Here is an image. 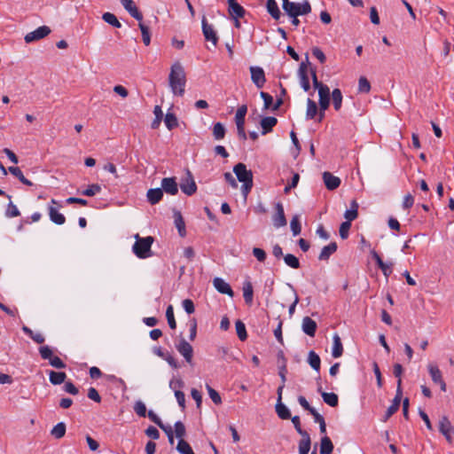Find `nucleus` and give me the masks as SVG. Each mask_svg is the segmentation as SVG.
I'll return each instance as SVG.
<instances>
[{
    "label": "nucleus",
    "mask_w": 454,
    "mask_h": 454,
    "mask_svg": "<svg viewBox=\"0 0 454 454\" xmlns=\"http://www.w3.org/2000/svg\"><path fill=\"white\" fill-rule=\"evenodd\" d=\"M168 84L174 95L183 97L185 91L186 74L180 62H175L168 74Z\"/></svg>",
    "instance_id": "f257e3e1"
},
{
    "label": "nucleus",
    "mask_w": 454,
    "mask_h": 454,
    "mask_svg": "<svg viewBox=\"0 0 454 454\" xmlns=\"http://www.w3.org/2000/svg\"><path fill=\"white\" fill-rule=\"evenodd\" d=\"M136 242L132 247V251L137 257L139 259H145L153 255L152 245L154 241V238L147 236L141 238L139 234L135 235Z\"/></svg>",
    "instance_id": "f03ea898"
},
{
    "label": "nucleus",
    "mask_w": 454,
    "mask_h": 454,
    "mask_svg": "<svg viewBox=\"0 0 454 454\" xmlns=\"http://www.w3.org/2000/svg\"><path fill=\"white\" fill-rule=\"evenodd\" d=\"M288 16H301L309 14L311 12V5L308 0L302 3L291 2L286 3V7L283 9Z\"/></svg>",
    "instance_id": "7ed1b4c3"
},
{
    "label": "nucleus",
    "mask_w": 454,
    "mask_h": 454,
    "mask_svg": "<svg viewBox=\"0 0 454 454\" xmlns=\"http://www.w3.org/2000/svg\"><path fill=\"white\" fill-rule=\"evenodd\" d=\"M39 354L41 357L44 360H49V364L57 369H64L67 367V364L56 356H53V351L50 346H41L39 348Z\"/></svg>",
    "instance_id": "20e7f679"
},
{
    "label": "nucleus",
    "mask_w": 454,
    "mask_h": 454,
    "mask_svg": "<svg viewBox=\"0 0 454 454\" xmlns=\"http://www.w3.org/2000/svg\"><path fill=\"white\" fill-rule=\"evenodd\" d=\"M181 191L187 196H192L197 191V184L192 172L186 168L185 176L181 179L180 182Z\"/></svg>",
    "instance_id": "39448f33"
},
{
    "label": "nucleus",
    "mask_w": 454,
    "mask_h": 454,
    "mask_svg": "<svg viewBox=\"0 0 454 454\" xmlns=\"http://www.w3.org/2000/svg\"><path fill=\"white\" fill-rule=\"evenodd\" d=\"M310 65L309 61V56L306 54L305 61H302L300 64L298 69V75L300 78V83L304 91H309L310 90V83L308 74V67Z\"/></svg>",
    "instance_id": "423d86ee"
},
{
    "label": "nucleus",
    "mask_w": 454,
    "mask_h": 454,
    "mask_svg": "<svg viewBox=\"0 0 454 454\" xmlns=\"http://www.w3.org/2000/svg\"><path fill=\"white\" fill-rule=\"evenodd\" d=\"M201 27L205 39L208 42H211L214 46H216L218 43L216 31L214 29L213 25L208 24L205 15L202 16Z\"/></svg>",
    "instance_id": "0eeeda50"
},
{
    "label": "nucleus",
    "mask_w": 454,
    "mask_h": 454,
    "mask_svg": "<svg viewBox=\"0 0 454 454\" xmlns=\"http://www.w3.org/2000/svg\"><path fill=\"white\" fill-rule=\"evenodd\" d=\"M176 348L184 356L185 361L192 364L193 356L192 346L185 339L181 338L178 343L176 344Z\"/></svg>",
    "instance_id": "6e6552de"
},
{
    "label": "nucleus",
    "mask_w": 454,
    "mask_h": 454,
    "mask_svg": "<svg viewBox=\"0 0 454 454\" xmlns=\"http://www.w3.org/2000/svg\"><path fill=\"white\" fill-rule=\"evenodd\" d=\"M233 172L240 183L253 181V172L247 169L246 164L242 162H239L233 167Z\"/></svg>",
    "instance_id": "1a4fd4ad"
},
{
    "label": "nucleus",
    "mask_w": 454,
    "mask_h": 454,
    "mask_svg": "<svg viewBox=\"0 0 454 454\" xmlns=\"http://www.w3.org/2000/svg\"><path fill=\"white\" fill-rule=\"evenodd\" d=\"M439 431L445 437L448 442H452L454 427L446 416L442 417L439 421Z\"/></svg>",
    "instance_id": "9d476101"
},
{
    "label": "nucleus",
    "mask_w": 454,
    "mask_h": 454,
    "mask_svg": "<svg viewBox=\"0 0 454 454\" xmlns=\"http://www.w3.org/2000/svg\"><path fill=\"white\" fill-rule=\"evenodd\" d=\"M51 30L49 27L41 26V27H37L35 30H34L30 33H27L25 35L24 40L27 43H30L32 42L38 41L40 39L44 38L51 33Z\"/></svg>",
    "instance_id": "9b49d317"
},
{
    "label": "nucleus",
    "mask_w": 454,
    "mask_h": 454,
    "mask_svg": "<svg viewBox=\"0 0 454 454\" xmlns=\"http://www.w3.org/2000/svg\"><path fill=\"white\" fill-rule=\"evenodd\" d=\"M272 223L276 228L286 226L287 223L284 207L281 202H278L275 205V214L272 215Z\"/></svg>",
    "instance_id": "f8f14e48"
},
{
    "label": "nucleus",
    "mask_w": 454,
    "mask_h": 454,
    "mask_svg": "<svg viewBox=\"0 0 454 454\" xmlns=\"http://www.w3.org/2000/svg\"><path fill=\"white\" fill-rule=\"evenodd\" d=\"M251 80L254 84L261 89L266 82L264 70L261 67H250Z\"/></svg>",
    "instance_id": "ddd939ff"
},
{
    "label": "nucleus",
    "mask_w": 454,
    "mask_h": 454,
    "mask_svg": "<svg viewBox=\"0 0 454 454\" xmlns=\"http://www.w3.org/2000/svg\"><path fill=\"white\" fill-rule=\"evenodd\" d=\"M123 8L137 21L143 20V14L137 9L133 0H120Z\"/></svg>",
    "instance_id": "4468645a"
},
{
    "label": "nucleus",
    "mask_w": 454,
    "mask_h": 454,
    "mask_svg": "<svg viewBox=\"0 0 454 454\" xmlns=\"http://www.w3.org/2000/svg\"><path fill=\"white\" fill-rule=\"evenodd\" d=\"M214 287L223 294H227L230 297H233L234 292L231 289V286L225 282L222 278H215L213 280Z\"/></svg>",
    "instance_id": "2eb2a0df"
},
{
    "label": "nucleus",
    "mask_w": 454,
    "mask_h": 454,
    "mask_svg": "<svg viewBox=\"0 0 454 454\" xmlns=\"http://www.w3.org/2000/svg\"><path fill=\"white\" fill-rule=\"evenodd\" d=\"M161 189L163 192L170 194L176 195L178 192V185L176 182L175 177H165L161 180Z\"/></svg>",
    "instance_id": "dca6fc26"
},
{
    "label": "nucleus",
    "mask_w": 454,
    "mask_h": 454,
    "mask_svg": "<svg viewBox=\"0 0 454 454\" xmlns=\"http://www.w3.org/2000/svg\"><path fill=\"white\" fill-rule=\"evenodd\" d=\"M323 180L325 187L329 191L337 189L340 184V179L328 171L323 173Z\"/></svg>",
    "instance_id": "f3484780"
},
{
    "label": "nucleus",
    "mask_w": 454,
    "mask_h": 454,
    "mask_svg": "<svg viewBox=\"0 0 454 454\" xmlns=\"http://www.w3.org/2000/svg\"><path fill=\"white\" fill-rule=\"evenodd\" d=\"M317 392L320 393L323 401L331 407H337L339 404V396L333 392L327 393L323 391L322 387H317Z\"/></svg>",
    "instance_id": "a211bd4d"
},
{
    "label": "nucleus",
    "mask_w": 454,
    "mask_h": 454,
    "mask_svg": "<svg viewBox=\"0 0 454 454\" xmlns=\"http://www.w3.org/2000/svg\"><path fill=\"white\" fill-rule=\"evenodd\" d=\"M277 357H278V375L281 379V381L286 382V373H287V369H286L287 360L285 356L283 350H279L278 352Z\"/></svg>",
    "instance_id": "6ab92c4d"
},
{
    "label": "nucleus",
    "mask_w": 454,
    "mask_h": 454,
    "mask_svg": "<svg viewBox=\"0 0 454 454\" xmlns=\"http://www.w3.org/2000/svg\"><path fill=\"white\" fill-rule=\"evenodd\" d=\"M317 325L316 321L309 317H304L302 319L301 329L304 333L310 337H314L317 332Z\"/></svg>",
    "instance_id": "aec40b11"
},
{
    "label": "nucleus",
    "mask_w": 454,
    "mask_h": 454,
    "mask_svg": "<svg viewBox=\"0 0 454 454\" xmlns=\"http://www.w3.org/2000/svg\"><path fill=\"white\" fill-rule=\"evenodd\" d=\"M338 246L336 242H331L327 246H325L319 255V261H328L332 254H333L337 251Z\"/></svg>",
    "instance_id": "412c9836"
},
{
    "label": "nucleus",
    "mask_w": 454,
    "mask_h": 454,
    "mask_svg": "<svg viewBox=\"0 0 454 454\" xmlns=\"http://www.w3.org/2000/svg\"><path fill=\"white\" fill-rule=\"evenodd\" d=\"M278 123V119L273 116H266L261 120L262 134L266 135L270 132L274 126Z\"/></svg>",
    "instance_id": "4be33fe9"
},
{
    "label": "nucleus",
    "mask_w": 454,
    "mask_h": 454,
    "mask_svg": "<svg viewBox=\"0 0 454 454\" xmlns=\"http://www.w3.org/2000/svg\"><path fill=\"white\" fill-rule=\"evenodd\" d=\"M242 291L245 303L249 306L252 305L254 299V289L251 281L246 280L243 283Z\"/></svg>",
    "instance_id": "5701e85b"
},
{
    "label": "nucleus",
    "mask_w": 454,
    "mask_h": 454,
    "mask_svg": "<svg viewBox=\"0 0 454 454\" xmlns=\"http://www.w3.org/2000/svg\"><path fill=\"white\" fill-rule=\"evenodd\" d=\"M401 401H402V398L397 397V396L394 397V399L392 400L391 405L387 408L386 413L384 414V416L381 419V421H383V422L387 421L391 418V416L394 415L399 410Z\"/></svg>",
    "instance_id": "b1692460"
},
{
    "label": "nucleus",
    "mask_w": 454,
    "mask_h": 454,
    "mask_svg": "<svg viewBox=\"0 0 454 454\" xmlns=\"http://www.w3.org/2000/svg\"><path fill=\"white\" fill-rule=\"evenodd\" d=\"M174 222L179 235L184 237L186 235L185 223L180 211H174Z\"/></svg>",
    "instance_id": "393cba45"
},
{
    "label": "nucleus",
    "mask_w": 454,
    "mask_h": 454,
    "mask_svg": "<svg viewBox=\"0 0 454 454\" xmlns=\"http://www.w3.org/2000/svg\"><path fill=\"white\" fill-rule=\"evenodd\" d=\"M146 196H147V200L152 205H155L161 200V199L163 197V191L161 188L149 189Z\"/></svg>",
    "instance_id": "a878e982"
},
{
    "label": "nucleus",
    "mask_w": 454,
    "mask_h": 454,
    "mask_svg": "<svg viewBox=\"0 0 454 454\" xmlns=\"http://www.w3.org/2000/svg\"><path fill=\"white\" fill-rule=\"evenodd\" d=\"M333 349H332V356L334 358H338L342 356L343 353V346L341 340L338 333H334L333 337Z\"/></svg>",
    "instance_id": "bb28decb"
},
{
    "label": "nucleus",
    "mask_w": 454,
    "mask_h": 454,
    "mask_svg": "<svg viewBox=\"0 0 454 454\" xmlns=\"http://www.w3.org/2000/svg\"><path fill=\"white\" fill-rule=\"evenodd\" d=\"M275 410H276V413L281 419H291L290 410L286 407V404H284L282 403V401L277 400Z\"/></svg>",
    "instance_id": "cd10ccee"
},
{
    "label": "nucleus",
    "mask_w": 454,
    "mask_h": 454,
    "mask_svg": "<svg viewBox=\"0 0 454 454\" xmlns=\"http://www.w3.org/2000/svg\"><path fill=\"white\" fill-rule=\"evenodd\" d=\"M49 216L51 221L58 225H61L66 222L65 215L53 207H49Z\"/></svg>",
    "instance_id": "c85d7f7f"
},
{
    "label": "nucleus",
    "mask_w": 454,
    "mask_h": 454,
    "mask_svg": "<svg viewBox=\"0 0 454 454\" xmlns=\"http://www.w3.org/2000/svg\"><path fill=\"white\" fill-rule=\"evenodd\" d=\"M267 12L276 20H278L281 16V12L278 6L276 0H267L266 3Z\"/></svg>",
    "instance_id": "c756f323"
},
{
    "label": "nucleus",
    "mask_w": 454,
    "mask_h": 454,
    "mask_svg": "<svg viewBox=\"0 0 454 454\" xmlns=\"http://www.w3.org/2000/svg\"><path fill=\"white\" fill-rule=\"evenodd\" d=\"M67 374L64 372H49V380L52 385H60L65 382Z\"/></svg>",
    "instance_id": "7c9ffc66"
},
{
    "label": "nucleus",
    "mask_w": 454,
    "mask_h": 454,
    "mask_svg": "<svg viewBox=\"0 0 454 454\" xmlns=\"http://www.w3.org/2000/svg\"><path fill=\"white\" fill-rule=\"evenodd\" d=\"M301 436V440L299 442V454H309L311 446L310 436L309 434Z\"/></svg>",
    "instance_id": "2f4dec72"
},
{
    "label": "nucleus",
    "mask_w": 454,
    "mask_h": 454,
    "mask_svg": "<svg viewBox=\"0 0 454 454\" xmlns=\"http://www.w3.org/2000/svg\"><path fill=\"white\" fill-rule=\"evenodd\" d=\"M427 369L434 383L437 384L443 380L442 372L440 371L437 365L429 364L427 365Z\"/></svg>",
    "instance_id": "473e14b6"
},
{
    "label": "nucleus",
    "mask_w": 454,
    "mask_h": 454,
    "mask_svg": "<svg viewBox=\"0 0 454 454\" xmlns=\"http://www.w3.org/2000/svg\"><path fill=\"white\" fill-rule=\"evenodd\" d=\"M8 171L17 177L23 184L32 186L33 183L26 178L19 167H9Z\"/></svg>",
    "instance_id": "72a5a7b5"
},
{
    "label": "nucleus",
    "mask_w": 454,
    "mask_h": 454,
    "mask_svg": "<svg viewBox=\"0 0 454 454\" xmlns=\"http://www.w3.org/2000/svg\"><path fill=\"white\" fill-rule=\"evenodd\" d=\"M333 444L328 436L321 438L320 442V454H332L333 450Z\"/></svg>",
    "instance_id": "f704fd0d"
},
{
    "label": "nucleus",
    "mask_w": 454,
    "mask_h": 454,
    "mask_svg": "<svg viewBox=\"0 0 454 454\" xmlns=\"http://www.w3.org/2000/svg\"><path fill=\"white\" fill-rule=\"evenodd\" d=\"M308 363L316 372L320 371L321 359L319 356L313 350H310L308 355Z\"/></svg>",
    "instance_id": "c9c22d12"
},
{
    "label": "nucleus",
    "mask_w": 454,
    "mask_h": 454,
    "mask_svg": "<svg viewBox=\"0 0 454 454\" xmlns=\"http://www.w3.org/2000/svg\"><path fill=\"white\" fill-rule=\"evenodd\" d=\"M247 113V105L240 106L235 115V122L237 126H244L245 125V117Z\"/></svg>",
    "instance_id": "e433bc0d"
},
{
    "label": "nucleus",
    "mask_w": 454,
    "mask_h": 454,
    "mask_svg": "<svg viewBox=\"0 0 454 454\" xmlns=\"http://www.w3.org/2000/svg\"><path fill=\"white\" fill-rule=\"evenodd\" d=\"M228 12L231 18H243L246 13V10L239 4H232L228 7Z\"/></svg>",
    "instance_id": "4c0bfd02"
},
{
    "label": "nucleus",
    "mask_w": 454,
    "mask_h": 454,
    "mask_svg": "<svg viewBox=\"0 0 454 454\" xmlns=\"http://www.w3.org/2000/svg\"><path fill=\"white\" fill-rule=\"evenodd\" d=\"M102 20L109 24L110 26L115 27V28H120L121 27V22L118 20L117 17L112 13V12H105L103 15H102Z\"/></svg>",
    "instance_id": "58836bf2"
},
{
    "label": "nucleus",
    "mask_w": 454,
    "mask_h": 454,
    "mask_svg": "<svg viewBox=\"0 0 454 454\" xmlns=\"http://www.w3.org/2000/svg\"><path fill=\"white\" fill-rule=\"evenodd\" d=\"M317 114V106L316 102L310 98L307 99V111H306V119L312 120L316 117Z\"/></svg>",
    "instance_id": "ea45409f"
},
{
    "label": "nucleus",
    "mask_w": 454,
    "mask_h": 454,
    "mask_svg": "<svg viewBox=\"0 0 454 454\" xmlns=\"http://www.w3.org/2000/svg\"><path fill=\"white\" fill-rule=\"evenodd\" d=\"M226 129L222 122H216L213 127V136L215 140H222L225 137Z\"/></svg>",
    "instance_id": "a19ab883"
},
{
    "label": "nucleus",
    "mask_w": 454,
    "mask_h": 454,
    "mask_svg": "<svg viewBox=\"0 0 454 454\" xmlns=\"http://www.w3.org/2000/svg\"><path fill=\"white\" fill-rule=\"evenodd\" d=\"M164 122L168 130H172L178 126L177 117L173 113H167Z\"/></svg>",
    "instance_id": "79ce46f5"
},
{
    "label": "nucleus",
    "mask_w": 454,
    "mask_h": 454,
    "mask_svg": "<svg viewBox=\"0 0 454 454\" xmlns=\"http://www.w3.org/2000/svg\"><path fill=\"white\" fill-rule=\"evenodd\" d=\"M138 27L141 30L142 39L145 45H149L151 43V33L149 27L142 21H139Z\"/></svg>",
    "instance_id": "37998d69"
},
{
    "label": "nucleus",
    "mask_w": 454,
    "mask_h": 454,
    "mask_svg": "<svg viewBox=\"0 0 454 454\" xmlns=\"http://www.w3.org/2000/svg\"><path fill=\"white\" fill-rule=\"evenodd\" d=\"M176 450L180 454H195L191 445L184 439H180L178 441L176 445Z\"/></svg>",
    "instance_id": "c03bdc74"
},
{
    "label": "nucleus",
    "mask_w": 454,
    "mask_h": 454,
    "mask_svg": "<svg viewBox=\"0 0 454 454\" xmlns=\"http://www.w3.org/2000/svg\"><path fill=\"white\" fill-rule=\"evenodd\" d=\"M66 424L64 422H59L51 431V434L54 436L56 439L62 438L66 434Z\"/></svg>",
    "instance_id": "a18cd8bd"
},
{
    "label": "nucleus",
    "mask_w": 454,
    "mask_h": 454,
    "mask_svg": "<svg viewBox=\"0 0 454 454\" xmlns=\"http://www.w3.org/2000/svg\"><path fill=\"white\" fill-rule=\"evenodd\" d=\"M283 258L285 263L290 268L297 270L301 267L300 261L295 255L292 254H286Z\"/></svg>",
    "instance_id": "49530a36"
},
{
    "label": "nucleus",
    "mask_w": 454,
    "mask_h": 454,
    "mask_svg": "<svg viewBox=\"0 0 454 454\" xmlns=\"http://www.w3.org/2000/svg\"><path fill=\"white\" fill-rule=\"evenodd\" d=\"M236 333L239 339L242 341L247 339V333L245 324L241 320H237L235 323Z\"/></svg>",
    "instance_id": "de8ad7c7"
},
{
    "label": "nucleus",
    "mask_w": 454,
    "mask_h": 454,
    "mask_svg": "<svg viewBox=\"0 0 454 454\" xmlns=\"http://www.w3.org/2000/svg\"><path fill=\"white\" fill-rule=\"evenodd\" d=\"M333 105L336 111H339L342 103V93L340 89H334L332 92Z\"/></svg>",
    "instance_id": "09e8293b"
},
{
    "label": "nucleus",
    "mask_w": 454,
    "mask_h": 454,
    "mask_svg": "<svg viewBox=\"0 0 454 454\" xmlns=\"http://www.w3.org/2000/svg\"><path fill=\"white\" fill-rule=\"evenodd\" d=\"M291 231L294 236H297L301 231V225L299 220V215H295L293 216L290 223Z\"/></svg>",
    "instance_id": "8fccbe9b"
},
{
    "label": "nucleus",
    "mask_w": 454,
    "mask_h": 454,
    "mask_svg": "<svg viewBox=\"0 0 454 454\" xmlns=\"http://www.w3.org/2000/svg\"><path fill=\"white\" fill-rule=\"evenodd\" d=\"M153 114L155 115V119L152 122V128L157 129L163 118L161 107L160 106H155L153 109Z\"/></svg>",
    "instance_id": "3c124183"
},
{
    "label": "nucleus",
    "mask_w": 454,
    "mask_h": 454,
    "mask_svg": "<svg viewBox=\"0 0 454 454\" xmlns=\"http://www.w3.org/2000/svg\"><path fill=\"white\" fill-rule=\"evenodd\" d=\"M101 192V186L98 184H92L87 189L81 192L84 196L91 197Z\"/></svg>",
    "instance_id": "603ef678"
},
{
    "label": "nucleus",
    "mask_w": 454,
    "mask_h": 454,
    "mask_svg": "<svg viewBox=\"0 0 454 454\" xmlns=\"http://www.w3.org/2000/svg\"><path fill=\"white\" fill-rule=\"evenodd\" d=\"M166 317L168 320V324L171 329L176 328V322L174 316L173 306L169 305L166 309Z\"/></svg>",
    "instance_id": "864d4df0"
},
{
    "label": "nucleus",
    "mask_w": 454,
    "mask_h": 454,
    "mask_svg": "<svg viewBox=\"0 0 454 454\" xmlns=\"http://www.w3.org/2000/svg\"><path fill=\"white\" fill-rule=\"evenodd\" d=\"M371 90V84L367 78L361 76L358 81V91L368 93Z\"/></svg>",
    "instance_id": "5fc2aeb1"
},
{
    "label": "nucleus",
    "mask_w": 454,
    "mask_h": 454,
    "mask_svg": "<svg viewBox=\"0 0 454 454\" xmlns=\"http://www.w3.org/2000/svg\"><path fill=\"white\" fill-rule=\"evenodd\" d=\"M206 387H207V393L209 395V397L211 398L213 403L215 404H221L222 398H221L219 393L215 389L211 387L208 384L206 385Z\"/></svg>",
    "instance_id": "6e6d98bb"
},
{
    "label": "nucleus",
    "mask_w": 454,
    "mask_h": 454,
    "mask_svg": "<svg viewBox=\"0 0 454 454\" xmlns=\"http://www.w3.org/2000/svg\"><path fill=\"white\" fill-rule=\"evenodd\" d=\"M5 215L9 218L17 217V216L20 215V210L11 200H10L9 204L7 205Z\"/></svg>",
    "instance_id": "4d7b16f0"
},
{
    "label": "nucleus",
    "mask_w": 454,
    "mask_h": 454,
    "mask_svg": "<svg viewBox=\"0 0 454 454\" xmlns=\"http://www.w3.org/2000/svg\"><path fill=\"white\" fill-rule=\"evenodd\" d=\"M175 427V434L177 438L183 439L185 435L186 430L184 423L182 421H176L174 425Z\"/></svg>",
    "instance_id": "13d9d810"
},
{
    "label": "nucleus",
    "mask_w": 454,
    "mask_h": 454,
    "mask_svg": "<svg viewBox=\"0 0 454 454\" xmlns=\"http://www.w3.org/2000/svg\"><path fill=\"white\" fill-rule=\"evenodd\" d=\"M350 227H351V223H348V222L341 223L340 229H339V233H340V237L342 239H348Z\"/></svg>",
    "instance_id": "bf43d9fd"
},
{
    "label": "nucleus",
    "mask_w": 454,
    "mask_h": 454,
    "mask_svg": "<svg viewBox=\"0 0 454 454\" xmlns=\"http://www.w3.org/2000/svg\"><path fill=\"white\" fill-rule=\"evenodd\" d=\"M260 96L263 100V108L266 110L270 107L272 108V106H273L272 96H270L269 93L264 92V91H261Z\"/></svg>",
    "instance_id": "052dcab7"
},
{
    "label": "nucleus",
    "mask_w": 454,
    "mask_h": 454,
    "mask_svg": "<svg viewBox=\"0 0 454 454\" xmlns=\"http://www.w3.org/2000/svg\"><path fill=\"white\" fill-rule=\"evenodd\" d=\"M134 411L139 417L145 418L146 416V407L142 401L136 402Z\"/></svg>",
    "instance_id": "680f3d73"
},
{
    "label": "nucleus",
    "mask_w": 454,
    "mask_h": 454,
    "mask_svg": "<svg viewBox=\"0 0 454 454\" xmlns=\"http://www.w3.org/2000/svg\"><path fill=\"white\" fill-rule=\"evenodd\" d=\"M291 420H292V423L294 424V427L296 432L300 435H303V434H309L307 431H305V430H303L301 428V420H300V417L299 416H294V417L291 416Z\"/></svg>",
    "instance_id": "e2e57ef3"
},
{
    "label": "nucleus",
    "mask_w": 454,
    "mask_h": 454,
    "mask_svg": "<svg viewBox=\"0 0 454 454\" xmlns=\"http://www.w3.org/2000/svg\"><path fill=\"white\" fill-rule=\"evenodd\" d=\"M311 51L312 55L317 58L321 64H324L326 61V57L320 48L313 47Z\"/></svg>",
    "instance_id": "0e129e2a"
},
{
    "label": "nucleus",
    "mask_w": 454,
    "mask_h": 454,
    "mask_svg": "<svg viewBox=\"0 0 454 454\" xmlns=\"http://www.w3.org/2000/svg\"><path fill=\"white\" fill-rule=\"evenodd\" d=\"M88 397L98 403H101L102 400L98 390L92 387L88 389Z\"/></svg>",
    "instance_id": "69168bd1"
},
{
    "label": "nucleus",
    "mask_w": 454,
    "mask_h": 454,
    "mask_svg": "<svg viewBox=\"0 0 454 454\" xmlns=\"http://www.w3.org/2000/svg\"><path fill=\"white\" fill-rule=\"evenodd\" d=\"M145 434H146L148 437H150V438H152V439H153V440H157V439H159V438H160V432H159V430H158L155 427H153V426H149V427L145 429Z\"/></svg>",
    "instance_id": "338daca9"
},
{
    "label": "nucleus",
    "mask_w": 454,
    "mask_h": 454,
    "mask_svg": "<svg viewBox=\"0 0 454 454\" xmlns=\"http://www.w3.org/2000/svg\"><path fill=\"white\" fill-rule=\"evenodd\" d=\"M183 308L187 314H192L195 311V306L191 299H185L182 302Z\"/></svg>",
    "instance_id": "774afa93"
}]
</instances>
